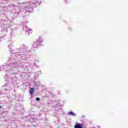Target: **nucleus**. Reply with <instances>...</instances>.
<instances>
[{
  "mask_svg": "<svg viewBox=\"0 0 128 128\" xmlns=\"http://www.w3.org/2000/svg\"><path fill=\"white\" fill-rule=\"evenodd\" d=\"M34 88H30V94H34Z\"/></svg>",
  "mask_w": 128,
  "mask_h": 128,
  "instance_id": "obj_2",
  "label": "nucleus"
},
{
  "mask_svg": "<svg viewBox=\"0 0 128 128\" xmlns=\"http://www.w3.org/2000/svg\"><path fill=\"white\" fill-rule=\"evenodd\" d=\"M0 108H2V106H0Z\"/></svg>",
  "mask_w": 128,
  "mask_h": 128,
  "instance_id": "obj_6",
  "label": "nucleus"
},
{
  "mask_svg": "<svg viewBox=\"0 0 128 128\" xmlns=\"http://www.w3.org/2000/svg\"><path fill=\"white\" fill-rule=\"evenodd\" d=\"M36 100H40V98H36Z\"/></svg>",
  "mask_w": 128,
  "mask_h": 128,
  "instance_id": "obj_5",
  "label": "nucleus"
},
{
  "mask_svg": "<svg viewBox=\"0 0 128 128\" xmlns=\"http://www.w3.org/2000/svg\"><path fill=\"white\" fill-rule=\"evenodd\" d=\"M74 128H84L82 126V124L80 123H76V124L74 126Z\"/></svg>",
  "mask_w": 128,
  "mask_h": 128,
  "instance_id": "obj_1",
  "label": "nucleus"
},
{
  "mask_svg": "<svg viewBox=\"0 0 128 128\" xmlns=\"http://www.w3.org/2000/svg\"><path fill=\"white\" fill-rule=\"evenodd\" d=\"M42 42V38L41 37H39L37 40V42Z\"/></svg>",
  "mask_w": 128,
  "mask_h": 128,
  "instance_id": "obj_3",
  "label": "nucleus"
},
{
  "mask_svg": "<svg viewBox=\"0 0 128 128\" xmlns=\"http://www.w3.org/2000/svg\"><path fill=\"white\" fill-rule=\"evenodd\" d=\"M68 114H70V116H76V114H74V113L72 112H69Z\"/></svg>",
  "mask_w": 128,
  "mask_h": 128,
  "instance_id": "obj_4",
  "label": "nucleus"
}]
</instances>
